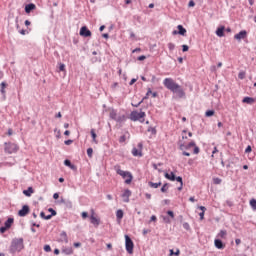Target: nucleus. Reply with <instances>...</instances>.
<instances>
[{"label": "nucleus", "instance_id": "nucleus-1", "mask_svg": "<svg viewBox=\"0 0 256 256\" xmlns=\"http://www.w3.org/2000/svg\"><path fill=\"white\" fill-rule=\"evenodd\" d=\"M163 85L168 91H171L178 99H185L186 93L181 85L174 81L173 78H165L163 80Z\"/></svg>", "mask_w": 256, "mask_h": 256}, {"label": "nucleus", "instance_id": "nucleus-2", "mask_svg": "<svg viewBox=\"0 0 256 256\" xmlns=\"http://www.w3.org/2000/svg\"><path fill=\"white\" fill-rule=\"evenodd\" d=\"M25 249L23 238H14L9 246V254L15 255V253H21Z\"/></svg>", "mask_w": 256, "mask_h": 256}, {"label": "nucleus", "instance_id": "nucleus-3", "mask_svg": "<svg viewBox=\"0 0 256 256\" xmlns=\"http://www.w3.org/2000/svg\"><path fill=\"white\" fill-rule=\"evenodd\" d=\"M114 170L116 171L117 175H120L122 179H125L126 185H131L133 181V174H131V172L121 170V165L119 164L114 166Z\"/></svg>", "mask_w": 256, "mask_h": 256}, {"label": "nucleus", "instance_id": "nucleus-4", "mask_svg": "<svg viewBox=\"0 0 256 256\" xmlns=\"http://www.w3.org/2000/svg\"><path fill=\"white\" fill-rule=\"evenodd\" d=\"M191 147H194L193 153L194 155H199V153L201 152V149H199V147L197 146V144L195 143V141H191L188 144L185 143H179V149L180 151H189V149H191Z\"/></svg>", "mask_w": 256, "mask_h": 256}, {"label": "nucleus", "instance_id": "nucleus-5", "mask_svg": "<svg viewBox=\"0 0 256 256\" xmlns=\"http://www.w3.org/2000/svg\"><path fill=\"white\" fill-rule=\"evenodd\" d=\"M145 117H147V114L143 111L138 112L137 110H134L129 115L130 121H139L140 123H145Z\"/></svg>", "mask_w": 256, "mask_h": 256}, {"label": "nucleus", "instance_id": "nucleus-6", "mask_svg": "<svg viewBox=\"0 0 256 256\" xmlns=\"http://www.w3.org/2000/svg\"><path fill=\"white\" fill-rule=\"evenodd\" d=\"M19 151V146L13 142H5L4 143V153H8V155H12V153H17Z\"/></svg>", "mask_w": 256, "mask_h": 256}, {"label": "nucleus", "instance_id": "nucleus-7", "mask_svg": "<svg viewBox=\"0 0 256 256\" xmlns=\"http://www.w3.org/2000/svg\"><path fill=\"white\" fill-rule=\"evenodd\" d=\"M165 177L169 180V181H177L178 183H180V186L178 187V191H183V177L175 176V173L170 172V173H166Z\"/></svg>", "mask_w": 256, "mask_h": 256}, {"label": "nucleus", "instance_id": "nucleus-8", "mask_svg": "<svg viewBox=\"0 0 256 256\" xmlns=\"http://www.w3.org/2000/svg\"><path fill=\"white\" fill-rule=\"evenodd\" d=\"M125 245H126V251L129 253V255H133V249L135 248V244L133 243V240L129 235H125Z\"/></svg>", "mask_w": 256, "mask_h": 256}, {"label": "nucleus", "instance_id": "nucleus-9", "mask_svg": "<svg viewBox=\"0 0 256 256\" xmlns=\"http://www.w3.org/2000/svg\"><path fill=\"white\" fill-rule=\"evenodd\" d=\"M90 213V223L94 225V227H99V225H101V219L95 216V209H91Z\"/></svg>", "mask_w": 256, "mask_h": 256}, {"label": "nucleus", "instance_id": "nucleus-10", "mask_svg": "<svg viewBox=\"0 0 256 256\" xmlns=\"http://www.w3.org/2000/svg\"><path fill=\"white\" fill-rule=\"evenodd\" d=\"M137 147L132 149V155L134 157H143V143H138Z\"/></svg>", "mask_w": 256, "mask_h": 256}, {"label": "nucleus", "instance_id": "nucleus-11", "mask_svg": "<svg viewBox=\"0 0 256 256\" xmlns=\"http://www.w3.org/2000/svg\"><path fill=\"white\" fill-rule=\"evenodd\" d=\"M7 87H9V84L6 81L1 82L0 84V93L4 99L7 98Z\"/></svg>", "mask_w": 256, "mask_h": 256}, {"label": "nucleus", "instance_id": "nucleus-12", "mask_svg": "<svg viewBox=\"0 0 256 256\" xmlns=\"http://www.w3.org/2000/svg\"><path fill=\"white\" fill-rule=\"evenodd\" d=\"M92 33L87 26H82L80 29V36L81 37H91Z\"/></svg>", "mask_w": 256, "mask_h": 256}, {"label": "nucleus", "instance_id": "nucleus-13", "mask_svg": "<svg viewBox=\"0 0 256 256\" xmlns=\"http://www.w3.org/2000/svg\"><path fill=\"white\" fill-rule=\"evenodd\" d=\"M133 193L129 189H125L123 193L121 194V197L124 201V203H129V197H131Z\"/></svg>", "mask_w": 256, "mask_h": 256}, {"label": "nucleus", "instance_id": "nucleus-14", "mask_svg": "<svg viewBox=\"0 0 256 256\" xmlns=\"http://www.w3.org/2000/svg\"><path fill=\"white\" fill-rule=\"evenodd\" d=\"M236 41H241V39H247V30H241L238 34L234 35Z\"/></svg>", "mask_w": 256, "mask_h": 256}, {"label": "nucleus", "instance_id": "nucleus-15", "mask_svg": "<svg viewBox=\"0 0 256 256\" xmlns=\"http://www.w3.org/2000/svg\"><path fill=\"white\" fill-rule=\"evenodd\" d=\"M29 206L24 205L21 210H19L18 215L19 217H26V215H29Z\"/></svg>", "mask_w": 256, "mask_h": 256}, {"label": "nucleus", "instance_id": "nucleus-16", "mask_svg": "<svg viewBox=\"0 0 256 256\" xmlns=\"http://www.w3.org/2000/svg\"><path fill=\"white\" fill-rule=\"evenodd\" d=\"M130 138H131V134L129 133V131H126L122 136H120L118 141L120 144H123L127 141V139H130Z\"/></svg>", "mask_w": 256, "mask_h": 256}, {"label": "nucleus", "instance_id": "nucleus-17", "mask_svg": "<svg viewBox=\"0 0 256 256\" xmlns=\"http://www.w3.org/2000/svg\"><path fill=\"white\" fill-rule=\"evenodd\" d=\"M60 243H69V236H67V232L65 231H62L60 233V240H59Z\"/></svg>", "mask_w": 256, "mask_h": 256}, {"label": "nucleus", "instance_id": "nucleus-18", "mask_svg": "<svg viewBox=\"0 0 256 256\" xmlns=\"http://www.w3.org/2000/svg\"><path fill=\"white\" fill-rule=\"evenodd\" d=\"M214 245H215L216 249H224L225 248V244L223 243V241L221 239H215Z\"/></svg>", "mask_w": 256, "mask_h": 256}, {"label": "nucleus", "instance_id": "nucleus-19", "mask_svg": "<svg viewBox=\"0 0 256 256\" xmlns=\"http://www.w3.org/2000/svg\"><path fill=\"white\" fill-rule=\"evenodd\" d=\"M35 9H37V6L33 3L27 4L25 6V13L29 14L31 13V11H35Z\"/></svg>", "mask_w": 256, "mask_h": 256}, {"label": "nucleus", "instance_id": "nucleus-20", "mask_svg": "<svg viewBox=\"0 0 256 256\" xmlns=\"http://www.w3.org/2000/svg\"><path fill=\"white\" fill-rule=\"evenodd\" d=\"M216 35L218 37H225V26H220L216 30Z\"/></svg>", "mask_w": 256, "mask_h": 256}, {"label": "nucleus", "instance_id": "nucleus-21", "mask_svg": "<svg viewBox=\"0 0 256 256\" xmlns=\"http://www.w3.org/2000/svg\"><path fill=\"white\" fill-rule=\"evenodd\" d=\"M62 253H64V255H73V247H62Z\"/></svg>", "mask_w": 256, "mask_h": 256}, {"label": "nucleus", "instance_id": "nucleus-22", "mask_svg": "<svg viewBox=\"0 0 256 256\" xmlns=\"http://www.w3.org/2000/svg\"><path fill=\"white\" fill-rule=\"evenodd\" d=\"M177 29H178V35H182L183 37H185V35H187V29H185V27H183V25H178Z\"/></svg>", "mask_w": 256, "mask_h": 256}, {"label": "nucleus", "instance_id": "nucleus-23", "mask_svg": "<svg viewBox=\"0 0 256 256\" xmlns=\"http://www.w3.org/2000/svg\"><path fill=\"white\" fill-rule=\"evenodd\" d=\"M242 103H247V105H253V103H255V98L249 96L244 97Z\"/></svg>", "mask_w": 256, "mask_h": 256}, {"label": "nucleus", "instance_id": "nucleus-24", "mask_svg": "<svg viewBox=\"0 0 256 256\" xmlns=\"http://www.w3.org/2000/svg\"><path fill=\"white\" fill-rule=\"evenodd\" d=\"M109 117L110 119H112L113 121H116L117 120V110L116 109H110V112H109Z\"/></svg>", "mask_w": 256, "mask_h": 256}, {"label": "nucleus", "instance_id": "nucleus-25", "mask_svg": "<svg viewBox=\"0 0 256 256\" xmlns=\"http://www.w3.org/2000/svg\"><path fill=\"white\" fill-rule=\"evenodd\" d=\"M14 221L15 220L13 218H8L4 223V227L11 229V226L13 225Z\"/></svg>", "mask_w": 256, "mask_h": 256}, {"label": "nucleus", "instance_id": "nucleus-26", "mask_svg": "<svg viewBox=\"0 0 256 256\" xmlns=\"http://www.w3.org/2000/svg\"><path fill=\"white\" fill-rule=\"evenodd\" d=\"M149 187H151V189H159V187H161L162 183L158 182V183H154L149 181L148 182Z\"/></svg>", "mask_w": 256, "mask_h": 256}, {"label": "nucleus", "instance_id": "nucleus-27", "mask_svg": "<svg viewBox=\"0 0 256 256\" xmlns=\"http://www.w3.org/2000/svg\"><path fill=\"white\" fill-rule=\"evenodd\" d=\"M23 193L26 197H31L34 193L33 187H29L27 190H24Z\"/></svg>", "mask_w": 256, "mask_h": 256}, {"label": "nucleus", "instance_id": "nucleus-28", "mask_svg": "<svg viewBox=\"0 0 256 256\" xmlns=\"http://www.w3.org/2000/svg\"><path fill=\"white\" fill-rule=\"evenodd\" d=\"M117 123H123L124 121H127V116L126 115H120L117 116L116 120Z\"/></svg>", "mask_w": 256, "mask_h": 256}, {"label": "nucleus", "instance_id": "nucleus-29", "mask_svg": "<svg viewBox=\"0 0 256 256\" xmlns=\"http://www.w3.org/2000/svg\"><path fill=\"white\" fill-rule=\"evenodd\" d=\"M218 237L220 239H225L227 237V230H220V232L218 233Z\"/></svg>", "mask_w": 256, "mask_h": 256}, {"label": "nucleus", "instance_id": "nucleus-30", "mask_svg": "<svg viewBox=\"0 0 256 256\" xmlns=\"http://www.w3.org/2000/svg\"><path fill=\"white\" fill-rule=\"evenodd\" d=\"M40 217L42 219H45L46 221H49V219H52L53 215L49 214V215H45V212H41L40 213Z\"/></svg>", "mask_w": 256, "mask_h": 256}, {"label": "nucleus", "instance_id": "nucleus-31", "mask_svg": "<svg viewBox=\"0 0 256 256\" xmlns=\"http://www.w3.org/2000/svg\"><path fill=\"white\" fill-rule=\"evenodd\" d=\"M123 210H117L116 212V218L118 219V221H121V219H123Z\"/></svg>", "mask_w": 256, "mask_h": 256}, {"label": "nucleus", "instance_id": "nucleus-32", "mask_svg": "<svg viewBox=\"0 0 256 256\" xmlns=\"http://www.w3.org/2000/svg\"><path fill=\"white\" fill-rule=\"evenodd\" d=\"M151 93H153V90H151V88H148L146 95L142 98V101H147V99H149V95H151Z\"/></svg>", "mask_w": 256, "mask_h": 256}, {"label": "nucleus", "instance_id": "nucleus-33", "mask_svg": "<svg viewBox=\"0 0 256 256\" xmlns=\"http://www.w3.org/2000/svg\"><path fill=\"white\" fill-rule=\"evenodd\" d=\"M90 134L94 143H97V133H95V129H91Z\"/></svg>", "mask_w": 256, "mask_h": 256}, {"label": "nucleus", "instance_id": "nucleus-34", "mask_svg": "<svg viewBox=\"0 0 256 256\" xmlns=\"http://www.w3.org/2000/svg\"><path fill=\"white\" fill-rule=\"evenodd\" d=\"M212 181H213L214 185H221V183L223 182V180L221 178H219V177L213 178Z\"/></svg>", "mask_w": 256, "mask_h": 256}, {"label": "nucleus", "instance_id": "nucleus-35", "mask_svg": "<svg viewBox=\"0 0 256 256\" xmlns=\"http://www.w3.org/2000/svg\"><path fill=\"white\" fill-rule=\"evenodd\" d=\"M169 191V183H165L161 188V193H167Z\"/></svg>", "mask_w": 256, "mask_h": 256}, {"label": "nucleus", "instance_id": "nucleus-36", "mask_svg": "<svg viewBox=\"0 0 256 256\" xmlns=\"http://www.w3.org/2000/svg\"><path fill=\"white\" fill-rule=\"evenodd\" d=\"M250 207L253 209V211H256V199L250 200Z\"/></svg>", "mask_w": 256, "mask_h": 256}, {"label": "nucleus", "instance_id": "nucleus-37", "mask_svg": "<svg viewBox=\"0 0 256 256\" xmlns=\"http://www.w3.org/2000/svg\"><path fill=\"white\" fill-rule=\"evenodd\" d=\"M213 115H215V110H207L205 112L206 117H213Z\"/></svg>", "mask_w": 256, "mask_h": 256}, {"label": "nucleus", "instance_id": "nucleus-38", "mask_svg": "<svg viewBox=\"0 0 256 256\" xmlns=\"http://www.w3.org/2000/svg\"><path fill=\"white\" fill-rule=\"evenodd\" d=\"M129 39H130L131 41H139L138 37L135 35L134 32H130V37H129Z\"/></svg>", "mask_w": 256, "mask_h": 256}, {"label": "nucleus", "instance_id": "nucleus-39", "mask_svg": "<svg viewBox=\"0 0 256 256\" xmlns=\"http://www.w3.org/2000/svg\"><path fill=\"white\" fill-rule=\"evenodd\" d=\"M16 27H17V29H18V31H19V33H20L21 35H27V33H29V32H28L27 30H25V29L19 30V29H20L19 24H17Z\"/></svg>", "mask_w": 256, "mask_h": 256}, {"label": "nucleus", "instance_id": "nucleus-40", "mask_svg": "<svg viewBox=\"0 0 256 256\" xmlns=\"http://www.w3.org/2000/svg\"><path fill=\"white\" fill-rule=\"evenodd\" d=\"M87 155H88L89 159L93 158V148H88L87 149Z\"/></svg>", "mask_w": 256, "mask_h": 256}, {"label": "nucleus", "instance_id": "nucleus-41", "mask_svg": "<svg viewBox=\"0 0 256 256\" xmlns=\"http://www.w3.org/2000/svg\"><path fill=\"white\" fill-rule=\"evenodd\" d=\"M166 213L170 219H175V213L172 210H168Z\"/></svg>", "mask_w": 256, "mask_h": 256}, {"label": "nucleus", "instance_id": "nucleus-42", "mask_svg": "<svg viewBox=\"0 0 256 256\" xmlns=\"http://www.w3.org/2000/svg\"><path fill=\"white\" fill-rule=\"evenodd\" d=\"M148 132L152 133V135H157V129H155L154 127H149Z\"/></svg>", "mask_w": 256, "mask_h": 256}, {"label": "nucleus", "instance_id": "nucleus-43", "mask_svg": "<svg viewBox=\"0 0 256 256\" xmlns=\"http://www.w3.org/2000/svg\"><path fill=\"white\" fill-rule=\"evenodd\" d=\"M245 75H246L245 71H240V72L238 73V78L241 79V80H243V79H245Z\"/></svg>", "mask_w": 256, "mask_h": 256}, {"label": "nucleus", "instance_id": "nucleus-44", "mask_svg": "<svg viewBox=\"0 0 256 256\" xmlns=\"http://www.w3.org/2000/svg\"><path fill=\"white\" fill-rule=\"evenodd\" d=\"M183 228H184L186 231H191V226H190L189 223H187V222H184V223H183Z\"/></svg>", "mask_w": 256, "mask_h": 256}, {"label": "nucleus", "instance_id": "nucleus-45", "mask_svg": "<svg viewBox=\"0 0 256 256\" xmlns=\"http://www.w3.org/2000/svg\"><path fill=\"white\" fill-rule=\"evenodd\" d=\"M48 211L49 213H51L50 215H52V217H55V215H57V211H55L53 208H49Z\"/></svg>", "mask_w": 256, "mask_h": 256}, {"label": "nucleus", "instance_id": "nucleus-46", "mask_svg": "<svg viewBox=\"0 0 256 256\" xmlns=\"http://www.w3.org/2000/svg\"><path fill=\"white\" fill-rule=\"evenodd\" d=\"M163 221H164V223L171 224V218H169L167 216L163 217Z\"/></svg>", "mask_w": 256, "mask_h": 256}, {"label": "nucleus", "instance_id": "nucleus-47", "mask_svg": "<svg viewBox=\"0 0 256 256\" xmlns=\"http://www.w3.org/2000/svg\"><path fill=\"white\" fill-rule=\"evenodd\" d=\"M168 49L169 51H173L175 49V44H173L172 42L168 43Z\"/></svg>", "mask_w": 256, "mask_h": 256}, {"label": "nucleus", "instance_id": "nucleus-48", "mask_svg": "<svg viewBox=\"0 0 256 256\" xmlns=\"http://www.w3.org/2000/svg\"><path fill=\"white\" fill-rule=\"evenodd\" d=\"M72 164H73V163H71V160H69V159L64 160V165H65L66 167H70Z\"/></svg>", "mask_w": 256, "mask_h": 256}, {"label": "nucleus", "instance_id": "nucleus-49", "mask_svg": "<svg viewBox=\"0 0 256 256\" xmlns=\"http://www.w3.org/2000/svg\"><path fill=\"white\" fill-rule=\"evenodd\" d=\"M181 253V251L177 250L176 252H174L173 250H170V256L176 255L179 256Z\"/></svg>", "mask_w": 256, "mask_h": 256}, {"label": "nucleus", "instance_id": "nucleus-50", "mask_svg": "<svg viewBox=\"0 0 256 256\" xmlns=\"http://www.w3.org/2000/svg\"><path fill=\"white\" fill-rule=\"evenodd\" d=\"M182 51H183V53H187V51H189V46H187V45H182Z\"/></svg>", "mask_w": 256, "mask_h": 256}, {"label": "nucleus", "instance_id": "nucleus-51", "mask_svg": "<svg viewBox=\"0 0 256 256\" xmlns=\"http://www.w3.org/2000/svg\"><path fill=\"white\" fill-rule=\"evenodd\" d=\"M44 251H46V253H50V251H51V246H50V245H45V246H44Z\"/></svg>", "mask_w": 256, "mask_h": 256}, {"label": "nucleus", "instance_id": "nucleus-52", "mask_svg": "<svg viewBox=\"0 0 256 256\" xmlns=\"http://www.w3.org/2000/svg\"><path fill=\"white\" fill-rule=\"evenodd\" d=\"M226 205H227V207H233V201H231V200H226Z\"/></svg>", "mask_w": 256, "mask_h": 256}, {"label": "nucleus", "instance_id": "nucleus-53", "mask_svg": "<svg viewBox=\"0 0 256 256\" xmlns=\"http://www.w3.org/2000/svg\"><path fill=\"white\" fill-rule=\"evenodd\" d=\"M9 228H6L5 226L0 227V233L3 234L5 233Z\"/></svg>", "mask_w": 256, "mask_h": 256}, {"label": "nucleus", "instance_id": "nucleus-54", "mask_svg": "<svg viewBox=\"0 0 256 256\" xmlns=\"http://www.w3.org/2000/svg\"><path fill=\"white\" fill-rule=\"evenodd\" d=\"M59 71H65V64L63 63L59 64Z\"/></svg>", "mask_w": 256, "mask_h": 256}, {"label": "nucleus", "instance_id": "nucleus-55", "mask_svg": "<svg viewBox=\"0 0 256 256\" xmlns=\"http://www.w3.org/2000/svg\"><path fill=\"white\" fill-rule=\"evenodd\" d=\"M81 216H82V219H87V217H89V213L82 212Z\"/></svg>", "mask_w": 256, "mask_h": 256}, {"label": "nucleus", "instance_id": "nucleus-56", "mask_svg": "<svg viewBox=\"0 0 256 256\" xmlns=\"http://www.w3.org/2000/svg\"><path fill=\"white\" fill-rule=\"evenodd\" d=\"M137 59L138 61H145V59H147V56L142 55V56H139Z\"/></svg>", "mask_w": 256, "mask_h": 256}, {"label": "nucleus", "instance_id": "nucleus-57", "mask_svg": "<svg viewBox=\"0 0 256 256\" xmlns=\"http://www.w3.org/2000/svg\"><path fill=\"white\" fill-rule=\"evenodd\" d=\"M215 153H219V149H217V147H214L212 151V157H215Z\"/></svg>", "mask_w": 256, "mask_h": 256}, {"label": "nucleus", "instance_id": "nucleus-58", "mask_svg": "<svg viewBox=\"0 0 256 256\" xmlns=\"http://www.w3.org/2000/svg\"><path fill=\"white\" fill-rule=\"evenodd\" d=\"M251 151H253L251 146H247L246 149H245V153H251Z\"/></svg>", "mask_w": 256, "mask_h": 256}, {"label": "nucleus", "instance_id": "nucleus-59", "mask_svg": "<svg viewBox=\"0 0 256 256\" xmlns=\"http://www.w3.org/2000/svg\"><path fill=\"white\" fill-rule=\"evenodd\" d=\"M188 7H195V1L190 0L188 3Z\"/></svg>", "mask_w": 256, "mask_h": 256}, {"label": "nucleus", "instance_id": "nucleus-60", "mask_svg": "<svg viewBox=\"0 0 256 256\" xmlns=\"http://www.w3.org/2000/svg\"><path fill=\"white\" fill-rule=\"evenodd\" d=\"M199 216H200L201 221H203L205 219V212H200Z\"/></svg>", "mask_w": 256, "mask_h": 256}, {"label": "nucleus", "instance_id": "nucleus-61", "mask_svg": "<svg viewBox=\"0 0 256 256\" xmlns=\"http://www.w3.org/2000/svg\"><path fill=\"white\" fill-rule=\"evenodd\" d=\"M64 143H65L66 145H71V144H73V140H71V139L65 140Z\"/></svg>", "mask_w": 256, "mask_h": 256}, {"label": "nucleus", "instance_id": "nucleus-62", "mask_svg": "<svg viewBox=\"0 0 256 256\" xmlns=\"http://www.w3.org/2000/svg\"><path fill=\"white\" fill-rule=\"evenodd\" d=\"M69 168H70L72 171H77V166H75L74 164H72Z\"/></svg>", "mask_w": 256, "mask_h": 256}, {"label": "nucleus", "instance_id": "nucleus-63", "mask_svg": "<svg viewBox=\"0 0 256 256\" xmlns=\"http://www.w3.org/2000/svg\"><path fill=\"white\" fill-rule=\"evenodd\" d=\"M7 135H9V136L13 135V129L12 128L8 129Z\"/></svg>", "mask_w": 256, "mask_h": 256}, {"label": "nucleus", "instance_id": "nucleus-64", "mask_svg": "<svg viewBox=\"0 0 256 256\" xmlns=\"http://www.w3.org/2000/svg\"><path fill=\"white\" fill-rule=\"evenodd\" d=\"M74 247H76V248L81 247V242H75V243H74Z\"/></svg>", "mask_w": 256, "mask_h": 256}]
</instances>
